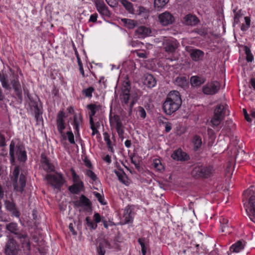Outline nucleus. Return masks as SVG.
I'll list each match as a JSON object with an SVG mask.
<instances>
[{
    "mask_svg": "<svg viewBox=\"0 0 255 255\" xmlns=\"http://www.w3.org/2000/svg\"><path fill=\"white\" fill-rule=\"evenodd\" d=\"M185 50L193 61L198 62L202 60L204 57V52L201 50L194 48L191 46H186Z\"/></svg>",
    "mask_w": 255,
    "mask_h": 255,
    "instance_id": "12",
    "label": "nucleus"
},
{
    "mask_svg": "<svg viewBox=\"0 0 255 255\" xmlns=\"http://www.w3.org/2000/svg\"><path fill=\"white\" fill-rule=\"evenodd\" d=\"M20 251L19 244L13 237L9 236L5 245L4 254L5 255H18Z\"/></svg>",
    "mask_w": 255,
    "mask_h": 255,
    "instance_id": "6",
    "label": "nucleus"
},
{
    "mask_svg": "<svg viewBox=\"0 0 255 255\" xmlns=\"http://www.w3.org/2000/svg\"><path fill=\"white\" fill-rule=\"evenodd\" d=\"M174 83L178 86H179L182 88H185L187 86L188 82L186 77L178 76L175 79Z\"/></svg>",
    "mask_w": 255,
    "mask_h": 255,
    "instance_id": "24",
    "label": "nucleus"
},
{
    "mask_svg": "<svg viewBox=\"0 0 255 255\" xmlns=\"http://www.w3.org/2000/svg\"><path fill=\"white\" fill-rule=\"evenodd\" d=\"M67 135L68 139L69 142L71 144L75 143L74 134L71 131H68L66 132Z\"/></svg>",
    "mask_w": 255,
    "mask_h": 255,
    "instance_id": "49",
    "label": "nucleus"
},
{
    "mask_svg": "<svg viewBox=\"0 0 255 255\" xmlns=\"http://www.w3.org/2000/svg\"><path fill=\"white\" fill-rule=\"evenodd\" d=\"M169 0H154V6L157 8H162L167 3Z\"/></svg>",
    "mask_w": 255,
    "mask_h": 255,
    "instance_id": "39",
    "label": "nucleus"
},
{
    "mask_svg": "<svg viewBox=\"0 0 255 255\" xmlns=\"http://www.w3.org/2000/svg\"><path fill=\"white\" fill-rule=\"evenodd\" d=\"M220 88V83L217 81H214L204 85L202 88V91L204 94L213 95L217 93Z\"/></svg>",
    "mask_w": 255,
    "mask_h": 255,
    "instance_id": "11",
    "label": "nucleus"
},
{
    "mask_svg": "<svg viewBox=\"0 0 255 255\" xmlns=\"http://www.w3.org/2000/svg\"><path fill=\"white\" fill-rule=\"evenodd\" d=\"M41 162L42 164L43 169L47 172L54 171V165L50 162L49 159L44 153H42L41 155Z\"/></svg>",
    "mask_w": 255,
    "mask_h": 255,
    "instance_id": "17",
    "label": "nucleus"
},
{
    "mask_svg": "<svg viewBox=\"0 0 255 255\" xmlns=\"http://www.w3.org/2000/svg\"><path fill=\"white\" fill-rule=\"evenodd\" d=\"M87 107L91 111V113L89 114L90 120L91 118L93 119V117L95 115L96 112L99 110L100 106H97L95 104H91L88 105Z\"/></svg>",
    "mask_w": 255,
    "mask_h": 255,
    "instance_id": "32",
    "label": "nucleus"
},
{
    "mask_svg": "<svg viewBox=\"0 0 255 255\" xmlns=\"http://www.w3.org/2000/svg\"><path fill=\"white\" fill-rule=\"evenodd\" d=\"M222 232H227L229 234L231 232L230 230V227L226 225H222Z\"/></svg>",
    "mask_w": 255,
    "mask_h": 255,
    "instance_id": "60",
    "label": "nucleus"
},
{
    "mask_svg": "<svg viewBox=\"0 0 255 255\" xmlns=\"http://www.w3.org/2000/svg\"><path fill=\"white\" fill-rule=\"evenodd\" d=\"M134 213L130 207H127L124 210V218L125 224H128L132 222L133 218Z\"/></svg>",
    "mask_w": 255,
    "mask_h": 255,
    "instance_id": "22",
    "label": "nucleus"
},
{
    "mask_svg": "<svg viewBox=\"0 0 255 255\" xmlns=\"http://www.w3.org/2000/svg\"><path fill=\"white\" fill-rule=\"evenodd\" d=\"M107 3L111 7H115L117 5V2L115 0H105Z\"/></svg>",
    "mask_w": 255,
    "mask_h": 255,
    "instance_id": "58",
    "label": "nucleus"
},
{
    "mask_svg": "<svg viewBox=\"0 0 255 255\" xmlns=\"http://www.w3.org/2000/svg\"><path fill=\"white\" fill-rule=\"evenodd\" d=\"M65 118V114L63 111H60L57 117V129L59 132L63 135V130L65 129V123L64 119Z\"/></svg>",
    "mask_w": 255,
    "mask_h": 255,
    "instance_id": "19",
    "label": "nucleus"
},
{
    "mask_svg": "<svg viewBox=\"0 0 255 255\" xmlns=\"http://www.w3.org/2000/svg\"><path fill=\"white\" fill-rule=\"evenodd\" d=\"M101 14L106 16H110V12L108 9V7L106 5L103 8L101 9L100 10L98 11Z\"/></svg>",
    "mask_w": 255,
    "mask_h": 255,
    "instance_id": "45",
    "label": "nucleus"
},
{
    "mask_svg": "<svg viewBox=\"0 0 255 255\" xmlns=\"http://www.w3.org/2000/svg\"><path fill=\"white\" fill-rule=\"evenodd\" d=\"M114 119L116 123V126H122V125H123L122 121H121L120 118L119 116L114 115Z\"/></svg>",
    "mask_w": 255,
    "mask_h": 255,
    "instance_id": "53",
    "label": "nucleus"
},
{
    "mask_svg": "<svg viewBox=\"0 0 255 255\" xmlns=\"http://www.w3.org/2000/svg\"><path fill=\"white\" fill-rule=\"evenodd\" d=\"M135 33L139 38H144L151 35V30L149 27L141 25L137 28Z\"/></svg>",
    "mask_w": 255,
    "mask_h": 255,
    "instance_id": "18",
    "label": "nucleus"
},
{
    "mask_svg": "<svg viewBox=\"0 0 255 255\" xmlns=\"http://www.w3.org/2000/svg\"><path fill=\"white\" fill-rule=\"evenodd\" d=\"M84 162L85 165L87 167H88L89 168L92 167V165L91 162L90 161V160H89L87 157L85 158V159H84Z\"/></svg>",
    "mask_w": 255,
    "mask_h": 255,
    "instance_id": "62",
    "label": "nucleus"
},
{
    "mask_svg": "<svg viewBox=\"0 0 255 255\" xmlns=\"http://www.w3.org/2000/svg\"><path fill=\"white\" fill-rule=\"evenodd\" d=\"M115 174L118 176L119 180L123 183L127 185V177L123 170L115 171Z\"/></svg>",
    "mask_w": 255,
    "mask_h": 255,
    "instance_id": "29",
    "label": "nucleus"
},
{
    "mask_svg": "<svg viewBox=\"0 0 255 255\" xmlns=\"http://www.w3.org/2000/svg\"><path fill=\"white\" fill-rule=\"evenodd\" d=\"M35 118L37 122L40 121L42 119V117H40V115L42 114V112H40L39 108H37L34 110Z\"/></svg>",
    "mask_w": 255,
    "mask_h": 255,
    "instance_id": "50",
    "label": "nucleus"
},
{
    "mask_svg": "<svg viewBox=\"0 0 255 255\" xmlns=\"http://www.w3.org/2000/svg\"><path fill=\"white\" fill-rule=\"evenodd\" d=\"M98 17V14L97 13H95L94 14H92L90 16L89 21L95 22L97 21V19Z\"/></svg>",
    "mask_w": 255,
    "mask_h": 255,
    "instance_id": "61",
    "label": "nucleus"
},
{
    "mask_svg": "<svg viewBox=\"0 0 255 255\" xmlns=\"http://www.w3.org/2000/svg\"><path fill=\"white\" fill-rule=\"evenodd\" d=\"M10 84L14 89L15 94L17 97L18 102L21 103L22 101V94L21 88V85L17 77H13V79L11 80Z\"/></svg>",
    "mask_w": 255,
    "mask_h": 255,
    "instance_id": "15",
    "label": "nucleus"
},
{
    "mask_svg": "<svg viewBox=\"0 0 255 255\" xmlns=\"http://www.w3.org/2000/svg\"><path fill=\"white\" fill-rule=\"evenodd\" d=\"M130 83L129 81H125L122 88V94H129Z\"/></svg>",
    "mask_w": 255,
    "mask_h": 255,
    "instance_id": "36",
    "label": "nucleus"
},
{
    "mask_svg": "<svg viewBox=\"0 0 255 255\" xmlns=\"http://www.w3.org/2000/svg\"><path fill=\"white\" fill-rule=\"evenodd\" d=\"M94 217L95 221V224H96L97 223H100L102 220L101 218L100 215L98 213H96L94 214Z\"/></svg>",
    "mask_w": 255,
    "mask_h": 255,
    "instance_id": "56",
    "label": "nucleus"
},
{
    "mask_svg": "<svg viewBox=\"0 0 255 255\" xmlns=\"http://www.w3.org/2000/svg\"><path fill=\"white\" fill-rule=\"evenodd\" d=\"M143 84L148 88H152L156 84V80L152 74H147L144 75Z\"/></svg>",
    "mask_w": 255,
    "mask_h": 255,
    "instance_id": "21",
    "label": "nucleus"
},
{
    "mask_svg": "<svg viewBox=\"0 0 255 255\" xmlns=\"http://www.w3.org/2000/svg\"><path fill=\"white\" fill-rule=\"evenodd\" d=\"M4 206L6 210L9 212L13 216L17 218L19 217L20 213L13 201L5 200L4 201Z\"/></svg>",
    "mask_w": 255,
    "mask_h": 255,
    "instance_id": "16",
    "label": "nucleus"
},
{
    "mask_svg": "<svg viewBox=\"0 0 255 255\" xmlns=\"http://www.w3.org/2000/svg\"><path fill=\"white\" fill-rule=\"evenodd\" d=\"M200 22L199 19L191 13L185 15L182 20V23L187 26H195Z\"/></svg>",
    "mask_w": 255,
    "mask_h": 255,
    "instance_id": "14",
    "label": "nucleus"
},
{
    "mask_svg": "<svg viewBox=\"0 0 255 255\" xmlns=\"http://www.w3.org/2000/svg\"><path fill=\"white\" fill-rule=\"evenodd\" d=\"M212 168L203 165H196L193 169L191 174L195 178H208L212 174Z\"/></svg>",
    "mask_w": 255,
    "mask_h": 255,
    "instance_id": "7",
    "label": "nucleus"
},
{
    "mask_svg": "<svg viewBox=\"0 0 255 255\" xmlns=\"http://www.w3.org/2000/svg\"><path fill=\"white\" fill-rule=\"evenodd\" d=\"M94 194L95 197L97 198L99 202L102 205H105L106 203L104 202V199L102 195L98 192H94Z\"/></svg>",
    "mask_w": 255,
    "mask_h": 255,
    "instance_id": "48",
    "label": "nucleus"
},
{
    "mask_svg": "<svg viewBox=\"0 0 255 255\" xmlns=\"http://www.w3.org/2000/svg\"><path fill=\"white\" fill-rule=\"evenodd\" d=\"M158 21L162 26H168L175 21L174 16L168 11H165L158 15Z\"/></svg>",
    "mask_w": 255,
    "mask_h": 255,
    "instance_id": "13",
    "label": "nucleus"
},
{
    "mask_svg": "<svg viewBox=\"0 0 255 255\" xmlns=\"http://www.w3.org/2000/svg\"><path fill=\"white\" fill-rule=\"evenodd\" d=\"M241 15L237 13L234 16V23L238 24L239 22V19Z\"/></svg>",
    "mask_w": 255,
    "mask_h": 255,
    "instance_id": "64",
    "label": "nucleus"
},
{
    "mask_svg": "<svg viewBox=\"0 0 255 255\" xmlns=\"http://www.w3.org/2000/svg\"><path fill=\"white\" fill-rule=\"evenodd\" d=\"M181 104L180 93L177 91H171L163 104V110L167 115H170L177 111Z\"/></svg>",
    "mask_w": 255,
    "mask_h": 255,
    "instance_id": "1",
    "label": "nucleus"
},
{
    "mask_svg": "<svg viewBox=\"0 0 255 255\" xmlns=\"http://www.w3.org/2000/svg\"><path fill=\"white\" fill-rule=\"evenodd\" d=\"M86 225L88 227L91 228L92 229L94 230L96 229L97 227V225L95 223H94L92 220L89 217H87L86 218Z\"/></svg>",
    "mask_w": 255,
    "mask_h": 255,
    "instance_id": "42",
    "label": "nucleus"
},
{
    "mask_svg": "<svg viewBox=\"0 0 255 255\" xmlns=\"http://www.w3.org/2000/svg\"><path fill=\"white\" fill-rule=\"evenodd\" d=\"M90 128L92 130V135H94L96 134L99 133V131L97 130V128L96 127L95 123L94 122L93 119L91 118L90 120Z\"/></svg>",
    "mask_w": 255,
    "mask_h": 255,
    "instance_id": "41",
    "label": "nucleus"
},
{
    "mask_svg": "<svg viewBox=\"0 0 255 255\" xmlns=\"http://www.w3.org/2000/svg\"><path fill=\"white\" fill-rule=\"evenodd\" d=\"M24 94H26L27 97L29 100V105L31 107H33L34 110L39 108L37 102L35 101L30 96L28 93V90L26 91L24 89Z\"/></svg>",
    "mask_w": 255,
    "mask_h": 255,
    "instance_id": "35",
    "label": "nucleus"
},
{
    "mask_svg": "<svg viewBox=\"0 0 255 255\" xmlns=\"http://www.w3.org/2000/svg\"><path fill=\"white\" fill-rule=\"evenodd\" d=\"M193 32H195L201 36H205L208 34L207 29L205 27H201L200 28H196L193 31Z\"/></svg>",
    "mask_w": 255,
    "mask_h": 255,
    "instance_id": "38",
    "label": "nucleus"
},
{
    "mask_svg": "<svg viewBox=\"0 0 255 255\" xmlns=\"http://www.w3.org/2000/svg\"><path fill=\"white\" fill-rule=\"evenodd\" d=\"M162 45L164 50L168 53H174L179 46L178 41L174 38L164 37Z\"/></svg>",
    "mask_w": 255,
    "mask_h": 255,
    "instance_id": "9",
    "label": "nucleus"
},
{
    "mask_svg": "<svg viewBox=\"0 0 255 255\" xmlns=\"http://www.w3.org/2000/svg\"><path fill=\"white\" fill-rule=\"evenodd\" d=\"M165 131L166 132H169L171 128H172V126H171V124L170 123H169V122H167V123H165Z\"/></svg>",
    "mask_w": 255,
    "mask_h": 255,
    "instance_id": "57",
    "label": "nucleus"
},
{
    "mask_svg": "<svg viewBox=\"0 0 255 255\" xmlns=\"http://www.w3.org/2000/svg\"><path fill=\"white\" fill-rule=\"evenodd\" d=\"M119 1L127 11L131 13H133L134 8L133 4L127 0H119Z\"/></svg>",
    "mask_w": 255,
    "mask_h": 255,
    "instance_id": "28",
    "label": "nucleus"
},
{
    "mask_svg": "<svg viewBox=\"0 0 255 255\" xmlns=\"http://www.w3.org/2000/svg\"><path fill=\"white\" fill-rule=\"evenodd\" d=\"M148 9L143 6H140L139 8V13L141 14L142 13H147Z\"/></svg>",
    "mask_w": 255,
    "mask_h": 255,
    "instance_id": "63",
    "label": "nucleus"
},
{
    "mask_svg": "<svg viewBox=\"0 0 255 255\" xmlns=\"http://www.w3.org/2000/svg\"><path fill=\"white\" fill-rule=\"evenodd\" d=\"M205 78L198 76H193L190 78V83L192 86H200L205 83Z\"/></svg>",
    "mask_w": 255,
    "mask_h": 255,
    "instance_id": "23",
    "label": "nucleus"
},
{
    "mask_svg": "<svg viewBox=\"0 0 255 255\" xmlns=\"http://www.w3.org/2000/svg\"><path fill=\"white\" fill-rule=\"evenodd\" d=\"M124 128V125H122V126H116V129L117 130V131L118 133V135L120 138H121L122 140L124 139V130L123 129Z\"/></svg>",
    "mask_w": 255,
    "mask_h": 255,
    "instance_id": "43",
    "label": "nucleus"
},
{
    "mask_svg": "<svg viewBox=\"0 0 255 255\" xmlns=\"http://www.w3.org/2000/svg\"><path fill=\"white\" fill-rule=\"evenodd\" d=\"M244 196L248 200L246 212L250 219L255 223V187L251 186L244 192Z\"/></svg>",
    "mask_w": 255,
    "mask_h": 255,
    "instance_id": "2",
    "label": "nucleus"
},
{
    "mask_svg": "<svg viewBox=\"0 0 255 255\" xmlns=\"http://www.w3.org/2000/svg\"><path fill=\"white\" fill-rule=\"evenodd\" d=\"M12 174L14 177L13 181L14 189L17 191L22 192L26 184L25 176L21 173L19 177V168L18 166L14 167Z\"/></svg>",
    "mask_w": 255,
    "mask_h": 255,
    "instance_id": "5",
    "label": "nucleus"
},
{
    "mask_svg": "<svg viewBox=\"0 0 255 255\" xmlns=\"http://www.w3.org/2000/svg\"><path fill=\"white\" fill-rule=\"evenodd\" d=\"M152 165L155 168L159 171H161L163 169V166L159 159H155L154 160Z\"/></svg>",
    "mask_w": 255,
    "mask_h": 255,
    "instance_id": "40",
    "label": "nucleus"
},
{
    "mask_svg": "<svg viewBox=\"0 0 255 255\" xmlns=\"http://www.w3.org/2000/svg\"><path fill=\"white\" fill-rule=\"evenodd\" d=\"M6 229L15 236V238L20 241L23 247L30 249V245L28 235L23 231H20L16 223L11 222L6 225Z\"/></svg>",
    "mask_w": 255,
    "mask_h": 255,
    "instance_id": "3",
    "label": "nucleus"
},
{
    "mask_svg": "<svg viewBox=\"0 0 255 255\" xmlns=\"http://www.w3.org/2000/svg\"><path fill=\"white\" fill-rule=\"evenodd\" d=\"M45 178L53 188L58 190L61 188L64 182L62 175L58 173L53 175L48 174Z\"/></svg>",
    "mask_w": 255,
    "mask_h": 255,
    "instance_id": "8",
    "label": "nucleus"
},
{
    "mask_svg": "<svg viewBox=\"0 0 255 255\" xmlns=\"http://www.w3.org/2000/svg\"><path fill=\"white\" fill-rule=\"evenodd\" d=\"M122 20L125 24H126L127 27L129 29H132L134 28L137 24L136 21L134 20L124 18L122 19Z\"/></svg>",
    "mask_w": 255,
    "mask_h": 255,
    "instance_id": "33",
    "label": "nucleus"
},
{
    "mask_svg": "<svg viewBox=\"0 0 255 255\" xmlns=\"http://www.w3.org/2000/svg\"><path fill=\"white\" fill-rule=\"evenodd\" d=\"M95 5L98 11L100 10L101 9L106 6L104 2L100 0H96L95 1Z\"/></svg>",
    "mask_w": 255,
    "mask_h": 255,
    "instance_id": "46",
    "label": "nucleus"
},
{
    "mask_svg": "<svg viewBox=\"0 0 255 255\" xmlns=\"http://www.w3.org/2000/svg\"><path fill=\"white\" fill-rule=\"evenodd\" d=\"M244 50L247 55L246 59L248 62H252L253 60L254 57L252 54L250 49L247 46L244 47Z\"/></svg>",
    "mask_w": 255,
    "mask_h": 255,
    "instance_id": "37",
    "label": "nucleus"
},
{
    "mask_svg": "<svg viewBox=\"0 0 255 255\" xmlns=\"http://www.w3.org/2000/svg\"><path fill=\"white\" fill-rule=\"evenodd\" d=\"M244 249V245L241 241H238L235 244L232 245L230 248V251L231 252L239 253L242 249Z\"/></svg>",
    "mask_w": 255,
    "mask_h": 255,
    "instance_id": "27",
    "label": "nucleus"
},
{
    "mask_svg": "<svg viewBox=\"0 0 255 255\" xmlns=\"http://www.w3.org/2000/svg\"><path fill=\"white\" fill-rule=\"evenodd\" d=\"M80 202L82 205V206L91 207V202L90 200L87 198L85 195H81L79 198Z\"/></svg>",
    "mask_w": 255,
    "mask_h": 255,
    "instance_id": "34",
    "label": "nucleus"
},
{
    "mask_svg": "<svg viewBox=\"0 0 255 255\" xmlns=\"http://www.w3.org/2000/svg\"><path fill=\"white\" fill-rule=\"evenodd\" d=\"M122 97L123 102L125 104H128L129 99V94H122Z\"/></svg>",
    "mask_w": 255,
    "mask_h": 255,
    "instance_id": "54",
    "label": "nucleus"
},
{
    "mask_svg": "<svg viewBox=\"0 0 255 255\" xmlns=\"http://www.w3.org/2000/svg\"><path fill=\"white\" fill-rule=\"evenodd\" d=\"M86 175L89 177L93 181H96L97 179V175L95 173L91 170H87L86 173Z\"/></svg>",
    "mask_w": 255,
    "mask_h": 255,
    "instance_id": "47",
    "label": "nucleus"
},
{
    "mask_svg": "<svg viewBox=\"0 0 255 255\" xmlns=\"http://www.w3.org/2000/svg\"><path fill=\"white\" fill-rule=\"evenodd\" d=\"M104 140L106 141L108 147H111V141L110 139V135L107 132L104 133Z\"/></svg>",
    "mask_w": 255,
    "mask_h": 255,
    "instance_id": "52",
    "label": "nucleus"
},
{
    "mask_svg": "<svg viewBox=\"0 0 255 255\" xmlns=\"http://www.w3.org/2000/svg\"><path fill=\"white\" fill-rule=\"evenodd\" d=\"M94 89L92 87H89L86 89L83 90L82 92L84 94H85V96L87 97H91L92 96V93L94 91Z\"/></svg>",
    "mask_w": 255,
    "mask_h": 255,
    "instance_id": "44",
    "label": "nucleus"
},
{
    "mask_svg": "<svg viewBox=\"0 0 255 255\" xmlns=\"http://www.w3.org/2000/svg\"><path fill=\"white\" fill-rule=\"evenodd\" d=\"M83 187V183L81 181L78 183L74 184L73 185L69 186L68 189L73 194H77Z\"/></svg>",
    "mask_w": 255,
    "mask_h": 255,
    "instance_id": "25",
    "label": "nucleus"
},
{
    "mask_svg": "<svg viewBox=\"0 0 255 255\" xmlns=\"http://www.w3.org/2000/svg\"><path fill=\"white\" fill-rule=\"evenodd\" d=\"M138 112L139 115L141 118L144 119L146 117V112L143 107H139Z\"/></svg>",
    "mask_w": 255,
    "mask_h": 255,
    "instance_id": "51",
    "label": "nucleus"
},
{
    "mask_svg": "<svg viewBox=\"0 0 255 255\" xmlns=\"http://www.w3.org/2000/svg\"><path fill=\"white\" fill-rule=\"evenodd\" d=\"M138 243L141 248V252L142 255H146V245L147 243V240L144 238H139L137 240Z\"/></svg>",
    "mask_w": 255,
    "mask_h": 255,
    "instance_id": "31",
    "label": "nucleus"
},
{
    "mask_svg": "<svg viewBox=\"0 0 255 255\" xmlns=\"http://www.w3.org/2000/svg\"><path fill=\"white\" fill-rule=\"evenodd\" d=\"M171 157L177 161H186L188 159L189 156L181 149H178L174 151Z\"/></svg>",
    "mask_w": 255,
    "mask_h": 255,
    "instance_id": "20",
    "label": "nucleus"
},
{
    "mask_svg": "<svg viewBox=\"0 0 255 255\" xmlns=\"http://www.w3.org/2000/svg\"><path fill=\"white\" fill-rule=\"evenodd\" d=\"M82 122V117L81 114H79V116L75 115L74 117V128L77 132L78 134H79V127L80 124Z\"/></svg>",
    "mask_w": 255,
    "mask_h": 255,
    "instance_id": "26",
    "label": "nucleus"
},
{
    "mask_svg": "<svg viewBox=\"0 0 255 255\" xmlns=\"http://www.w3.org/2000/svg\"><path fill=\"white\" fill-rule=\"evenodd\" d=\"M5 139L3 135L0 133V147H3L5 145Z\"/></svg>",
    "mask_w": 255,
    "mask_h": 255,
    "instance_id": "55",
    "label": "nucleus"
},
{
    "mask_svg": "<svg viewBox=\"0 0 255 255\" xmlns=\"http://www.w3.org/2000/svg\"><path fill=\"white\" fill-rule=\"evenodd\" d=\"M225 115V107L223 105L216 106L214 113V117L211 120L213 127L218 126L222 120L224 119Z\"/></svg>",
    "mask_w": 255,
    "mask_h": 255,
    "instance_id": "10",
    "label": "nucleus"
},
{
    "mask_svg": "<svg viewBox=\"0 0 255 255\" xmlns=\"http://www.w3.org/2000/svg\"><path fill=\"white\" fill-rule=\"evenodd\" d=\"M192 142L194 144V149L197 150L200 148L202 145L201 137L199 135H195L193 136Z\"/></svg>",
    "mask_w": 255,
    "mask_h": 255,
    "instance_id": "30",
    "label": "nucleus"
},
{
    "mask_svg": "<svg viewBox=\"0 0 255 255\" xmlns=\"http://www.w3.org/2000/svg\"><path fill=\"white\" fill-rule=\"evenodd\" d=\"M15 152L20 161L24 162L26 161L27 155L24 147L20 145H17L15 147L14 141L12 140L9 145V155L10 162L12 164L15 163Z\"/></svg>",
    "mask_w": 255,
    "mask_h": 255,
    "instance_id": "4",
    "label": "nucleus"
},
{
    "mask_svg": "<svg viewBox=\"0 0 255 255\" xmlns=\"http://www.w3.org/2000/svg\"><path fill=\"white\" fill-rule=\"evenodd\" d=\"M97 251L99 255H104L105 254V251L102 249V246L101 245V244L98 247Z\"/></svg>",
    "mask_w": 255,
    "mask_h": 255,
    "instance_id": "59",
    "label": "nucleus"
}]
</instances>
